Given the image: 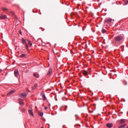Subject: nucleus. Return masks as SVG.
I'll use <instances>...</instances> for the list:
<instances>
[{
  "label": "nucleus",
  "mask_w": 128,
  "mask_h": 128,
  "mask_svg": "<svg viewBox=\"0 0 128 128\" xmlns=\"http://www.w3.org/2000/svg\"><path fill=\"white\" fill-rule=\"evenodd\" d=\"M112 20L110 18H109L107 20L106 22H112Z\"/></svg>",
  "instance_id": "12"
},
{
  "label": "nucleus",
  "mask_w": 128,
  "mask_h": 128,
  "mask_svg": "<svg viewBox=\"0 0 128 128\" xmlns=\"http://www.w3.org/2000/svg\"><path fill=\"white\" fill-rule=\"evenodd\" d=\"M2 10H3L4 12H8V8H2Z\"/></svg>",
  "instance_id": "18"
},
{
  "label": "nucleus",
  "mask_w": 128,
  "mask_h": 128,
  "mask_svg": "<svg viewBox=\"0 0 128 128\" xmlns=\"http://www.w3.org/2000/svg\"><path fill=\"white\" fill-rule=\"evenodd\" d=\"M14 74L16 78H18L19 74L18 70H15L14 71Z\"/></svg>",
  "instance_id": "3"
},
{
  "label": "nucleus",
  "mask_w": 128,
  "mask_h": 128,
  "mask_svg": "<svg viewBox=\"0 0 128 128\" xmlns=\"http://www.w3.org/2000/svg\"><path fill=\"white\" fill-rule=\"evenodd\" d=\"M36 108H38V107L37 106H36Z\"/></svg>",
  "instance_id": "26"
},
{
  "label": "nucleus",
  "mask_w": 128,
  "mask_h": 128,
  "mask_svg": "<svg viewBox=\"0 0 128 128\" xmlns=\"http://www.w3.org/2000/svg\"><path fill=\"white\" fill-rule=\"evenodd\" d=\"M102 34H106V30L102 29Z\"/></svg>",
  "instance_id": "22"
},
{
  "label": "nucleus",
  "mask_w": 128,
  "mask_h": 128,
  "mask_svg": "<svg viewBox=\"0 0 128 128\" xmlns=\"http://www.w3.org/2000/svg\"><path fill=\"white\" fill-rule=\"evenodd\" d=\"M52 68H50L47 74L48 76H50L52 74Z\"/></svg>",
  "instance_id": "7"
},
{
  "label": "nucleus",
  "mask_w": 128,
  "mask_h": 128,
  "mask_svg": "<svg viewBox=\"0 0 128 128\" xmlns=\"http://www.w3.org/2000/svg\"><path fill=\"white\" fill-rule=\"evenodd\" d=\"M38 114L40 116H44V112H40V111H38Z\"/></svg>",
  "instance_id": "11"
},
{
  "label": "nucleus",
  "mask_w": 128,
  "mask_h": 128,
  "mask_svg": "<svg viewBox=\"0 0 128 128\" xmlns=\"http://www.w3.org/2000/svg\"><path fill=\"white\" fill-rule=\"evenodd\" d=\"M38 86V84H34V86L32 87V90H34V88H36Z\"/></svg>",
  "instance_id": "19"
},
{
  "label": "nucleus",
  "mask_w": 128,
  "mask_h": 128,
  "mask_svg": "<svg viewBox=\"0 0 128 128\" xmlns=\"http://www.w3.org/2000/svg\"><path fill=\"white\" fill-rule=\"evenodd\" d=\"M106 126L107 128H112L113 124L112 123H108V124H106Z\"/></svg>",
  "instance_id": "5"
},
{
  "label": "nucleus",
  "mask_w": 128,
  "mask_h": 128,
  "mask_svg": "<svg viewBox=\"0 0 128 128\" xmlns=\"http://www.w3.org/2000/svg\"><path fill=\"white\" fill-rule=\"evenodd\" d=\"M20 96L22 98H26V94L24 93V94H22Z\"/></svg>",
  "instance_id": "8"
},
{
  "label": "nucleus",
  "mask_w": 128,
  "mask_h": 128,
  "mask_svg": "<svg viewBox=\"0 0 128 128\" xmlns=\"http://www.w3.org/2000/svg\"><path fill=\"white\" fill-rule=\"evenodd\" d=\"M15 92L16 91H14V90H12L10 92H9L7 94H8V96L12 94H14Z\"/></svg>",
  "instance_id": "9"
},
{
  "label": "nucleus",
  "mask_w": 128,
  "mask_h": 128,
  "mask_svg": "<svg viewBox=\"0 0 128 128\" xmlns=\"http://www.w3.org/2000/svg\"><path fill=\"white\" fill-rule=\"evenodd\" d=\"M122 38H122V36H118L115 37L114 40L116 42H120V40H122Z\"/></svg>",
  "instance_id": "1"
},
{
  "label": "nucleus",
  "mask_w": 128,
  "mask_h": 128,
  "mask_svg": "<svg viewBox=\"0 0 128 128\" xmlns=\"http://www.w3.org/2000/svg\"><path fill=\"white\" fill-rule=\"evenodd\" d=\"M20 34H22V32H20Z\"/></svg>",
  "instance_id": "24"
},
{
  "label": "nucleus",
  "mask_w": 128,
  "mask_h": 128,
  "mask_svg": "<svg viewBox=\"0 0 128 128\" xmlns=\"http://www.w3.org/2000/svg\"><path fill=\"white\" fill-rule=\"evenodd\" d=\"M126 124H124V125H121L119 126L118 128H124V126H126Z\"/></svg>",
  "instance_id": "21"
},
{
  "label": "nucleus",
  "mask_w": 128,
  "mask_h": 128,
  "mask_svg": "<svg viewBox=\"0 0 128 128\" xmlns=\"http://www.w3.org/2000/svg\"><path fill=\"white\" fill-rule=\"evenodd\" d=\"M126 122V120L124 119H122L120 121V124H124Z\"/></svg>",
  "instance_id": "14"
},
{
  "label": "nucleus",
  "mask_w": 128,
  "mask_h": 128,
  "mask_svg": "<svg viewBox=\"0 0 128 128\" xmlns=\"http://www.w3.org/2000/svg\"><path fill=\"white\" fill-rule=\"evenodd\" d=\"M83 72V74L84 76H88V71L84 70L82 71Z\"/></svg>",
  "instance_id": "10"
},
{
  "label": "nucleus",
  "mask_w": 128,
  "mask_h": 128,
  "mask_svg": "<svg viewBox=\"0 0 128 128\" xmlns=\"http://www.w3.org/2000/svg\"><path fill=\"white\" fill-rule=\"evenodd\" d=\"M26 54H22L20 56V58H26Z\"/></svg>",
  "instance_id": "16"
},
{
  "label": "nucleus",
  "mask_w": 128,
  "mask_h": 128,
  "mask_svg": "<svg viewBox=\"0 0 128 128\" xmlns=\"http://www.w3.org/2000/svg\"><path fill=\"white\" fill-rule=\"evenodd\" d=\"M42 98H43L44 100H46V96L44 95V94H42Z\"/></svg>",
  "instance_id": "20"
},
{
  "label": "nucleus",
  "mask_w": 128,
  "mask_h": 128,
  "mask_svg": "<svg viewBox=\"0 0 128 128\" xmlns=\"http://www.w3.org/2000/svg\"><path fill=\"white\" fill-rule=\"evenodd\" d=\"M124 2V0H122Z\"/></svg>",
  "instance_id": "28"
},
{
  "label": "nucleus",
  "mask_w": 128,
  "mask_h": 128,
  "mask_svg": "<svg viewBox=\"0 0 128 128\" xmlns=\"http://www.w3.org/2000/svg\"><path fill=\"white\" fill-rule=\"evenodd\" d=\"M33 76H35V78H38V76H39L38 74H34Z\"/></svg>",
  "instance_id": "17"
},
{
  "label": "nucleus",
  "mask_w": 128,
  "mask_h": 128,
  "mask_svg": "<svg viewBox=\"0 0 128 128\" xmlns=\"http://www.w3.org/2000/svg\"><path fill=\"white\" fill-rule=\"evenodd\" d=\"M27 40L28 42V44L30 46H32V42H30V40Z\"/></svg>",
  "instance_id": "13"
},
{
  "label": "nucleus",
  "mask_w": 128,
  "mask_h": 128,
  "mask_svg": "<svg viewBox=\"0 0 128 128\" xmlns=\"http://www.w3.org/2000/svg\"><path fill=\"white\" fill-rule=\"evenodd\" d=\"M22 42L23 44H26V48L27 50H28V44H26V40H24V38H22Z\"/></svg>",
  "instance_id": "2"
},
{
  "label": "nucleus",
  "mask_w": 128,
  "mask_h": 128,
  "mask_svg": "<svg viewBox=\"0 0 128 128\" xmlns=\"http://www.w3.org/2000/svg\"><path fill=\"white\" fill-rule=\"evenodd\" d=\"M41 128H44L42 126V127H41Z\"/></svg>",
  "instance_id": "27"
},
{
  "label": "nucleus",
  "mask_w": 128,
  "mask_h": 128,
  "mask_svg": "<svg viewBox=\"0 0 128 128\" xmlns=\"http://www.w3.org/2000/svg\"><path fill=\"white\" fill-rule=\"evenodd\" d=\"M29 114H31V116H34V112H32V111L30 110H28Z\"/></svg>",
  "instance_id": "15"
},
{
  "label": "nucleus",
  "mask_w": 128,
  "mask_h": 128,
  "mask_svg": "<svg viewBox=\"0 0 128 128\" xmlns=\"http://www.w3.org/2000/svg\"><path fill=\"white\" fill-rule=\"evenodd\" d=\"M0 20H6V15L0 16Z\"/></svg>",
  "instance_id": "4"
},
{
  "label": "nucleus",
  "mask_w": 128,
  "mask_h": 128,
  "mask_svg": "<svg viewBox=\"0 0 128 128\" xmlns=\"http://www.w3.org/2000/svg\"><path fill=\"white\" fill-rule=\"evenodd\" d=\"M19 104H20V106H24V100L22 99L20 100Z\"/></svg>",
  "instance_id": "6"
},
{
  "label": "nucleus",
  "mask_w": 128,
  "mask_h": 128,
  "mask_svg": "<svg viewBox=\"0 0 128 128\" xmlns=\"http://www.w3.org/2000/svg\"><path fill=\"white\" fill-rule=\"evenodd\" d=\"M0 72H2V70L0 69Z\"/></svg>",
  "instance_id": "25"
},
{
  "label": "nucleus",
  "mask_w": 128,
  "mask_h": 128,
  "mask_svg": "<svg viewBox=\"0 0 128 128\" xmlns=\"http://www.w3.org/2000/svg\"><path fill=\"white\" fill-rule=\"evenodd\" d=\"M48 107L46 106V107L44 108V110H48Z\"/></svg>",
  "instance_id": "23"
}]
</instances>
